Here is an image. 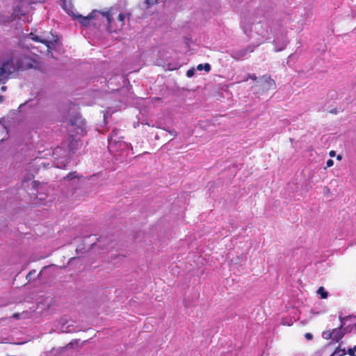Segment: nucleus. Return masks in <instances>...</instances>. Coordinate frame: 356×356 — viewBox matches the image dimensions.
<instances>
[{
  "mask_svg": "<svg viewBox=\"0 0 356 356\" xmlns=\"http://www.w3.org/2000/svg\"><path fill=\"white\" fill-rule=\"evenodd\" d=\"M120 133V129L115 128L112 130L111 133L108 136V147L111 148H115L119 146L120 148L122 149H130L133 151V147L131 144L127 143L121 140L122 138V136H118ZM134 154V152H132Z\"/></svg>",
  "mask_w": 356,
  "mask_h": 356,
  "instance_id": "obj_1",
  "label": "nucleus"
},
{
  "mask_svg": "<svg viewBox=\"0 0 356 356\" xmlns=\"http://www.w3.org/2000/svg\"><path fill=\"white\" fill-rule=\"evenodd\" d=\"M86 123L79 118H74L70 121L68 131L71 134L84 136L86 134Z\"/></svg>",
  "mask_w": 356,
  "mask_h": 356,
  "instance_id": "obj_2",
  "label": "nucleus"
},
{
  "mask_svg": "<svg viewBox=\"0 0 356 356\" xmlns=\"http://www.w3.org/2000/svg\"><path fill=\"white\" fill-rule=\"evenodd\" d=\"M343 325L337 328L332 329V330L323 331L322 333L323 337L326 339H332L336 342H339L345 335V332L342 329Z\"/></svg>",
  "mask_w": 356,
  "mask_h": 356,
  "instance_id": "obj_3",
  "label": "nucleus"
},
{
  "mask_svg": "<svg viewBox=\"0 0 356 356\" xmlns=\"http://www.w3.org/2000/svg\"><path fill=\"white\" fill-rule=\"evenodd\" d=\"M30 38L31 40L35 42H40L44 44H45L47 49H50L51 44H53V40L51 38H54V35L51 33H49L47 36L44 35H35L33 33H30Z\"/></svg>",
  "mask_w": 356,
  "mask_h": 356,
  "instance_id": "obj_4",
  "label": "nucleus"
},
{
  "mask_svg": "<svg viewBox=\"0 0 356 356\" xmlns=\"http://www.w3.org/2000/svg\"><path fill=\"white\" fill-rule=\"evenodd\" d=\"M81 146V143L79 140L74 138V135L71 134L69 137L68 142V150L70 152H74L76 150L79 149Z\"/></svg>",
  "mask_w": 356,
  "mask_h": 356,
  "instance_id": "obj_5",
  "label": "nucleus"
},
{
  "mask_svg": "<svg viewBox=\"0 0 356 356\" xmlns=\"http://www.w3.org/2000/svg\"><path fill=\"white\" fill-rule=\"evenodd\" d=\"M95 11L94 10L86 17H83L81 15H75L74 18L77 19L82 25L86 26L90 24L91 19L95 18Z\"/></svg>",
  "mask_w": 356,
  "mask_h": 356,
  "instance_id": "obj_6",
  "label": "nucleus"
},
{
  "mask_svg": "<svg viewBox=\"0 0 356 356\" xmlns=\"http://www.w3.org/2000/svg\"><path fill=\"white\" fill-rule=\"evenodd\" d=\"M253 51H254V49L252 47H248L245 49H240L238 51H235L232 54V57L236 60H241L247 55L248 51L253 52Z\"/></svg>",
  "mask_w": 356,
  "mask_h": 356,
  "instance_id": "obj_7",
  "label": "nucleus"
},
{
  "mask_svg": "<svg viewBox=\"0 0 356 356\" xmlns=\"http://www.w3.org/2000/svg\"><path fill=\"white\" fill-rule=\"evenodd\" d=\"M2 65L4 67L6 74L9 75L14 72L15 70L14 60L13 58H10L7 60L3 62Z\"/></svg>",
  "mask_w": 356,
  "mask_h": 356,
  "instance_id": "obj_8",
  "label": "nucleus"
},
{
  "mask_svg": "<svg viewBox=\"0 0 356 356\" xmlns=\"http://www.w3.org/2000/svg\"><path fill=\"white\" fill-rule=\"evenodd\" d=\"M262 79L264 81V83L266 84L264 88L266 90L275 89L276 87L275 81L270 78V76L264 75Z\"/></svg>",
  "mask_w": 356,
  "mask_h": 356,
  "instance_id": "obj_9",
  "label": "nucleus"
},
{
  "mask_svg": "<svg viewBox=\"0 0 356 356\" xmlns=\"http://www.w3.org/2000/svg\"><path fill=\"white\" fill-rule=\"evenodd\" d=\"M63 8L73 17L75 16V13L73 11V6L71 4L67 5L65 1H63Z\"/></svg>",
  "mask_w": 356,
  "mask_h": 356,
  "instance_id": "obj_10",
  "label": "nucleus"
},
{
  "mask_svg": "<svg viewBox=\"0 0 356 356\" xmlns=\"http://www.w3.org/2000/svg\"><path fill=\"white\" fill-rule=\"evenodd\" d=\"M317 293L321 296L322 299H325L328 296L327 292L325 290L323 286H320L317 290Z\"/></svg>",
  "mask_w": 356,
  "mask_h": 356,
  "instance_id": "obj_11",
  "label": "nucleus"
},
{
  "mask_svg": "<svg viewBox=\"0 0 356 356\" xmlns=\"http://www.w3.org/2000/svg\"><path fill=\"white\" fill-rule=\"evenodd\" d=\"M103 16H104L107 21H108V24L109 25V29L111 31H112V29H111V21L113 20V17H112V14L110 11H107V12H105V13H102Z\"/></svg>",
  "mask_w": 356,
  "mask_h": 356,
  "instance_id": "obj_12",
  "label": "nucleus"
},
{
  "mask_svg": "<svg viewBox=\"0 0 356 356\" xmlns=\"http://www.w3.org/2000/svg\"><path fill=\"white\" fill-rule=\"evenodd\" d=\"M197 69L198 70L204 69L206 72H209L211 70V65L209 63H205L204 65L202 64H200L197 65Z\"/></svg>",
  "mask_w": 356,
  "mask_h": 356,
  "instance_id": "obj_13",
  "label": "nucleus"
},
{
  "mask_svg": "<svg viewBox=\"0 0 356 356\" xmlns=\"http://www.w3.org/2000/svg\"><path fill=\"white\" fill-rule=\"evenodd\" d=\"M335 354H339L340 356H343L346 354V350L344 348L341 349L340 348L339 346H338L337 348H336V349L334 350V353L332 354L331 356H333Z\"/></svg>",
  "mask_w": 356,
  "mask_h": 356,
  "instance_id": "obj_14",
  "label": "nucleus"
},
{
  "mask_svg": "<svg viewBox=\"0 0 356 356\" xmlns=\"http://www.w3.org/2000/svg\"><path fill=\"white\" fill-rule=\"evenodd\" d=\"M124 18L125 16L123 13H120L118 16V19L121 23L120 27H122L124 24Z\"/></svg>",
  "mask_w": 356,
  "mask_h": 356,
  "instance_id": "obj_15",
  "label": "nucleus"
},
{
  "mask_svg": "<svg viewBox=\"0 0 356 356\" xmlns=\"http://www.w3.org/2000/svg\"><path fill=\"white\" fill-rule=\"evenodd\" d=\"M348 354L350 356H356V345L348 350Z\"/></svg>",
  "mask_w": 356,
  "mask_h": 356,
  "instance_id": "obj_16",
  "label": "nucleus"
},
{
  "mask_svg": "<svg viewBox=\"0 0 356 356\" xmlns=\"http://www.w3.org/2000/svg\"><path fill=\"white\" fill-rule=\"evenodd\" d=\"M76 172H70L67 176H66V178L68 179H72L74 178H76Z\"/></svg>",
  "mask_w": 356,
  "mask_h": 356,
  "instance_id": "obj_17",
  "label": "nucleus"
},
{
  "mask_svg": "<svg viewBox=\"0 0 356 356\" xmlns=\"http://www.w3.org/2000/svg\"><path fill=\"white\" fill-rule=\"evenodd\" d=\"M6 74L3 65H0V79L3 76Z\"/></svg>",
  "mask_w": 356,
  "mask_h": 356,
  "instance_id": "obj_18",
  "label": "nucleus"
},
{
  "mask_svg": "<svg viewBox=\"0 0 356 356\" xmlns=\"http://www.w3.org/2000/svg\"><path fill=\"white\" fill-rule=\"evenodd\" d=\"M195 71L193 69H191L186 72V76L188 77H192L194 75Z\"/></svg>",
  "mask_w": 356,
  "mask_h": 356,
  "instance_id": "obj_19",
  "label": "nucleus"
},
{
  "mask_svg": "<svg viewBox=\"0 0 356 356\" xmlns=\"http://www.w3.org/2000/svg\"><path fill=\"white\" fill-rule=\"evenodd\" d=\"M334 165V161L331 159H328L326 162V167L330 168Z\"/></svg>",
  "mask_w": 356,
  "mask_h": 356,
  "instance_id": "obj_20",
  "label": "nucleus"
},
{
  "mask_svg": "<svg viewBox=\"0 0 356 356\" xmlns=\"http://www.w3.org/2000/svg\"><path fill=\"white\" fill-rule=\"evenodd\" d=\"M305 337L307 340H309V341H310V340H312V339H313V335H312V334H311V333H309V332H307V333H305Z\"/></svg>",
  "mask_w": 356,
  "mask_h": 356,
  "instance_id": "obj_21",
  "label": "nucleus"
},
{
  "mask_svg": "<svg viewBox=\"0 0 356 356\" xmlns=\"http://www.w3.org/2000/svg\"><path fill=\"white\" fill-rule=\"evenodd\" d=\"M248 79H251L254 81L257 80V76L255 74H248V76L244 80L245 81H248Z\"/></svg>",
  "mask_w": 356,
  "mask_h": 356,
  "instance_id": "obj_22",
  "label": "nucleus"
},
{
  "mask_svg": "<svg viewBox=\"0 0 356 356\" xmlns=\"http://www.w3.org/2000/svg\"><path fill=\"white\" fill-rule=\"evenodd\" d=\"M35 273V270H33L32 271H30L28 275H26V279L29 281L31 280V277L33 274H34Z\"/></svg>",
  "mask_w": 356,
  "mask_h": 356,
  "instance_id": "obj_23",
  "label": "nucleus"
},
{
  "mask_svg": "<svg viewBox=\"0 0 356 356\" xmlns=\"http://www.w3.org/2000/svg\"><path fill=\"white\" fill-rule=\"evenodd\" d=\"M60 151H61V148L59 147H56L53 152V155H57L60 152Z\"/></svg>",
  "mask_w": 356,
  "mask_h": 356,
  "instance_id": "obj_24",
  "label": "nucleus"
},
{
  "mask_svg": "<svg viewBox=\"0 0 356 356\" xmlns=\"http://www.w3.org/2000/svg\"><path fill=\"white\" fill-rule=\"evenodd\" d=\"M323 191H324V193H326V194H330V188L328 186H324Z\"/></svg>",
  "mask_w": 356,
  "mask_h": 356,
  "instance_id": "obj_25",
  "label": "nucleus"
},
{
  "mask_svg": "<svg viewBox=\"0 0 356 356\" xmlns=\"http://www.w3.org/2000/svg\"><path fill=\"white\" fill-rule=\"evenodd\" d=\"M19 316H20V314L19 313H14L13 314V318H14L15 319H19Z\"/></svg>",
  "mask_w": 356,
  "mask_h": 356,
  "instance_id": "obj_26",
  "label": "nucleus"
},
{
  "mask_svg": "<svg viewBox=\"0 0 356 356\" xmlns=\"http://www.w3.org/2000/svg\"><path fill=\"white\" fill-rule=\"evenodd\" d=\"M4 97L3 95H0V104L3 102Z\"/></svg>",
  "mask_w": 356,
  "mask_h": 356,
  "instance_id": "obj_27",
  "label": "nucleus"
},
{
  "mask_svg": "<svg viewBox=\"0 0 356 356\" xmlns=\"http://www.w3.org/2000/svg\"><path fill=\"white\" fill-rule=\"evenodd\" d=\"M330 155L331 156H334L335 155V152H334V151H333V150H332V151H331V152H330Z\"/></svg>",
  "mask_w": 356,
  "mask_h": 356,
  "instance_id": "obj_28",
  "label": "nucleus"
},
{
  "mask_svg": "<svg viewBox=\"0 0 356 356\" xmlns=\"http://www.w3.org/2000/svg\"><path fill=\"white\" fill-rule=\"evenodd\" d=\"M1 89V90L5 91L6 90V87L2 86Z\"/></svg>",
  "mask_w": 356,
  "mask_h": 356,
  "instance_id": "obj_29",
  "label": "nucleus"
},
{
  "mask_svg": "<svg viewBox=\"0 0 356 356\" xmlns=\"http://www.w3.org/2000/svg\"><path fill=\"white\" fill-rule=\"evenodd\" d=\"M332 113L337 114V111L334 109L333 111H332Z\"/></svg>",
  "mask_w": 356,
  "mask_h": 356,
  "instance_id": "obj_30",
  "label": "nucleus"
},
{
  "mask_svg": "<svg viewBox=\"0 0 356 356\" xmlns=\"http://www.w3.org/2000/svg\"><path fill=\"white\" fill-rule=\"evenodd\" d=\"M337 159H341V156H339H339H337Z\"/></svg>",
  "mask_w": 356,
  "mask_h": 356,
  "instance_id": "obj_31",
  "label": "nucleus"
}]
</instances>
